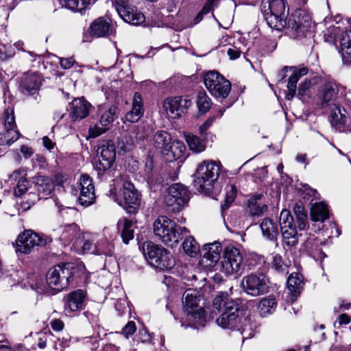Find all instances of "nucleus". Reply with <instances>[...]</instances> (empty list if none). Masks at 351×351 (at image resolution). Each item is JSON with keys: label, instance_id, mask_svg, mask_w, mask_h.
Here are the masks:
<instances>
[{"label": "nucleus", "instance_id": "f257e3e1", "mask_svg": "<svg viewBox=\"0 0 351 351\" xmlns=\"http://www.w3.org/2000/svg\"><path fill=\"white\" fill-rule=\"evenodd\" d=\"M213 304L219 313H221L216 320L219 326L239 330L243 339L254 337L253 325L250 322V318L245 317L243 324L240 326L241 311L239 304L230 298L226 293L221 292L217 295L213 300Z\"/></svg>", "mask_w": 351, "mask_h": 351}, {"label": "nucleus", "instance_id": "f03ea898", "mask_svg": "<svg viewBox=\"0 0 351 351\" xmlns=\"http://www.w3.org/2000/svg\"><path fill=\"white\" fill-rule=\"evenodd\" d=\"M154 233L166 245L176 246L184 234L189 231L185 227H180L166 216H159L153 223Z\"/></svg>", "mask_w": 351, "mask_h": 351}, {"label": "nucleus", "instance_id": "7ed1b4c3", "mask_svg": "<svg viewBox=\"0 0 351 351\" xmlns=\"http://www.w3.org/2000/svg\"><path fill=\"white\" fill-rule=\"evenodd\" d=\"M219 167L213 161L204 160L200 163L195 174L194 184L198 191L209 193L219 176Z\"/></svg>", "mask_w": 351, "mask_h": 351}, {"label": "nucleus", "instance_id": "20e7f679", "mask_svg": "<svg viewBox=\"0 0 351 351\" xmlns=\"http://www.w3.org/2000/svg\"><path fill=\"white\" fill-rule=\"evenodd\" d=\"M143 252L148 263L156 269L165 270L174 265L172 255L165 247L151 241L144 243Z\"/></svg>", "mask_w": 351, "mask_h": 351}, {"label": "nucleus", "instance_id": "39448f33", "mask_svg": "<svg viewBox=\"0 0 351 351\" xmlns=\"http://www.w3.org/2000/svg\"><path fill=\"white\" fill-rule=\"evenodd\" d=\"M284 0H262L261 12L268 25L280 29L285 24Z\"/></svg>", "mask_w": 351, "mask_h": 351}, {"label": "nucleus", "instance_id": "423d86ee", "mask_svg": "<svg viewBox=\"0 0 351 351\" xmlns=\"http://www.w3.org/2000/svg\"><path fill=\"white\" fill-rule=\"evenodd\" d=\"M190 198L188 189L180 183L172 184L164 199L168 212H179L187 204Z\"/></svg>", "mask_w": 351, "mask_h": 351}, {"label": "nucleus", "instance_id": "0eeeda50", "mask_svg": "<svg viewBox=\"0 0 351 351\" xmlns=\"http://www.w3.org/2000/svg\"><path fill=\"white\" fill-rule=\"evenodd\" d=\"M204 83L210 94L216 98H226L231 90V83L215 71L205 74Z\"/></svg>", "mask_w": 351, "mask_h": 351}, {"label": "nucleus", "instance_id": "6e6552de", "mask_svg": "<svg viewBox=\"0 0 351 351\" xmlns=\"http://www.w3.org/2000/svg\"><path fill=\"white\" fill-rule=\"evenodd\" d=\"M110 196L119 205L125 204L130 208H136L140 205V195L134 184L128 180L123 181L119 193L116 189L110 190Z\"/></svg>", "mask_w": 351, "mask_h": 351}, {"label": "nucleus", "instance_id": "1a4fd4ad", "mask_svg": "<svg viewBox=\"0 0 351 351\" xmlns=\"http://www.w3.org/2000/svg\"><path fill=\"white\" fill-rule=\"evenodd\" d=\"M244 269L243 258L240 250L228 245L224 250L221 271L227 276L238 275Z\"/></svg>", "mask_w": 351, "mask_h": 351}, {"label": "nucleus", "instance_id": "9d476101", "mask_svg": "<svg viewBox=\"0 0 351 351\" xmlns=\"http://www.w3.org/2000/svg\"><path fill=\"white\" fill-rule=\"evenodd\" d=\"M344 95L343 88L335 82H327L322 86L318 93L319 105L322 108L332 107L341 103Z\"/></svg>", "mask_w": 351, "mask_h": 351}, {"label": "nucleus", "instance_id": "9b49d317", "mask_svg": "<svg viewBox=\"0 0 351 351\" xmlns=\"http://www.w3.org/2000/svg\"><path fill=\"white\" fill-rule=\"evenodd\" d=\"M241 285L248 295L258 296L267 292L269 278L263 274H250L243 278Z\"/></svg>", "mask_w": 351, "mask_h": 351}, {"label": "nucleus", "instance_id": "f8f14e48", "mask_svg": "<svg viewBox=\"0 0 351 351\" xmlns=\"http://www.w3.org/2000/svg\"><path fill=\"white\" fill-rule=\"evenodd\" d=\"M311 27V18L302 10H296L289 21L291 34L295 38L306 37L309 33Z\"/></svg>", "mask_w": 351, "mask_h": 351}, {"label": "nucleus", "instance_id": "ddd939ff", "mask_svg": "<svg viewBox=\"0 0 351 351\" xmlns=\"http://www.w3.org/2000/svg\"><path fill=\"white\" fill-rule=\"evenodd\" d=\"M70 277L71 272L66 265H58L48 271L46 280L49 287L60 291L69 285Z\"/></svg>", "mask_w": 351, "mask_h": 351}, {"label": "nucleus", "instance_id": "4468645a", "mask_svg": "<svg viewBox=\"0 0 351 351\" xmlns=\"http://www.w3.org/2000/svg\"><path fill=\"white\" fill-rule=\"evenodd\" d=\"M47 243L45 239L31 230L21 233L16 241V250L22 254H29L35 246H43Z\"/></svg>", "mask_w": 351, "mask_h": 351}, {"label": "nucleus", "instance_id": "2eb2a0df", "mask_svg": "<svg viewBox=\"0 0 351 351\" xmlns=\"http://www.w3.org/2000/svg\"><path fill=\"white\" fill-rule=\"evenodd\" d=\"M199 298L193 294L191 289L186 290L184 293V306L190 319L199 324L205 319V311L202 308L198 306Z\"/></svg>", "mask_w": 351, "mask_h": 351}, {"label": "nucleus", "instance_id": "dca6fc26", "mask_svg": "<svg viewBox=\"0 0 351 351\" xmlns=\"http://www.w3.org/2000/svg\"><path fill=\"white\" fill-rule=\"evenodd\" d=\"M115 8L119 16L127 23L138 25L145 21L143 14L130 5L128 0H115Z\"/></svg>", "mask_w": 351, "mask_h": 351}, {"label": "nucleus", "instance_id": "f3484780", "mask_svg": "<svg viewBox=\"0 0 351 351\" xmlns=\"http://www.w3.org/2000/svg\"><path fill=\"white\" fill-rule=\"evenodd\" d=\"M99 112L101 117L99 123L89 129L90 136L93 138L102 134L108 129L109 125L117 117L118 108L115 106H111L108 109L100 107Z\"/></svg>", "mask_w": 351, "mask_h": 351}, {"label": "nucleus", "instance_id": "a211bd4d", "mask_svg": "<svg viewBox=\"0 0 351 351\" xmlns=\"http://www.w3.org/2000/svg\"><path fill=\"white\" fill-rule=\"evenodd\" d=\"M76 194L79 192L78 202L84 206L90 205L95 198V188L93 181L89 176L84 174L81 176L80 182L75 186Z\"/></svg>", "mask_w": 351, "mask_h": 351}, {"label": "nucleus", "instance_id": "6ab92c4d", "mask_svg": "<svg viewBox=\"0 0 351 351\" xmlns=\"http://www.w3.org/2000/svg\"><path fill=\"white\" fill-rule=\"evenodd\" d=\"M85 292L81 289L69 293L64 299V313L66 316L73 317L84 306Z\"/></svg>", "mask_w": 351, "mask_h": 351}, {"label": "nucleus", "instance_id": "aec40b11", "mask_svg": "<svg viewBox=\"0 0 351 351\" xmlns=\"http://www.w3.org/2000/svg\"><path fill=\"white\" fill-rule=\"evenodd\" d=\"M99 154V163L97 168L101 171L109 169L115 161L116 147L110 141H104L97 149Z\"/></svg>", "mask_w": 351, "mask_h": 351}, {"label": "nucleus", "instance_id": "412c9836", "mask_svg": "<svg viewBox=\"0 0 351 351\" xmlns=\"http://www.w3.org/2000/svg\"><path fill=\"white\" fill-rule=\"evenodd\" d=\"M36 343L40 349L46 348L48 351H63L69 346L67 339H60L50 332L38 333Z\"/></svg>", "mask_w": 351, "mask_h": 351}, {"label": "nucleus", "instance_id": "4be33fe9", "mask_svg": "<svg viewBox=\"0 0 351 351\" xmlns=\"http://www.w3.org/2000/svg\"><path fill=\"white\" fill-rule=\"evenodd\" d=\"M222 246L219 242L205 244L200 250L201 264L206 267H213L220 259Z\"/></svg>", "mask_w": 351, "mask_h": 351}, {"label": "nucleus", "instance_id": "5701e85b", "mask_svg": "<svg viewBox=\"0 0 351 351\" xmlns=\"http://www.w3.org/2000/svg\"><path fill=\"white\" fill-rule=\"evenodd\" d=\"M191 105V101L186 97L167 98L163 104V108L170 118H177L184 113Z\"/></svg>", "mask_w": 351, "mask_h": 351}, {"label": "nucleus", "instance_id": "b1692460", "mask_svg": "<svg viewBox=\"0 0 351 351\" xmlns=\"http://www.w3.org/2000/svg\"><path fill=\"white\" fill-rule=\"evenodd\" d=\"M267 208L264 194L256 193L247 199L245 212L253 218L259 217L267 210Z\"/></svg>", "mask_w": 351, "mask_h": 351}, {"label": "nucleus", "instance_id": "393cba45", "mask_svg": "<svg viewBox=\"0 0 351 351\" xmlns=\"http://www.w3.org/2000/svg\"><path fill=\"white\" fill-rule=\"evenodd\" d=\"M79 226L75 223L65 224L60 226L56 230V234L59 237V239L64 245H69L81 235Z\"/></svg>", "mask_w": 351, "mask_h": 351}, {"label": "nucleus", "instance_id": "a878e982", "mask_svg": "<svg viewBox=\"0 0 351 351\" xmlns=\"http://www.w3.org/2000/svg\"><path fill=\"white\" fill-rule=\"evenodd\" d=\"M41 85V77L36 73H28L21 78L20 87L23 93L34 94Z\"/></svg>", "mask_w": 351, "mask_h": 351}, {"label": "nucleus", "instance_id": "bb28decb", "mask_svg": "<svg viewBox=\"0 0 351 351\" xmlns=\"http://www.w3.org/2000/svg\"><path fill=\"white\" fill-rule=\"evenodd\" d=\"M90 104L83 98L75 99L69 104L70 117L73 121L82 119L89 114Z\"/></svg>", "mask_w": 351, "mask_h": 351}, {"label": "nucleus", "instance_id": "cd10ccee", "mask_svg": "<svg viewBox=\"0 0 351 351\" xmlns=\"http://www.w3.org/2000/svg\"><path fill=\"white\" fill-rule=\"evenodd\" d=\"M90 34L95 37H106L113 34L114 29L108 19L99 17L90 26Z\"/></svg>", "mask_w": 351, "mask_h": 351}, {"label": "nucleus", "instance_id": "c85d7f7f", "mask_svg": "<svg viewBox=\"0 0 351 351\" xmlns=\"http://www.w3.org/2000/svg\"><path fill=\"white\" fill-rule=\"evenodd\" d=\"M144 114L143 101L142 96L138 93H135L132 99V109L128 111L125 119L130 123L137 122Z\"/></svg>", "mask_w": 351, "mask_h": 351}, {"label": "nucleus", "instance_id": "c756f323", "mask_svg": "<svg viewBox=\"0 0 351 351\" xmlns=\"http://www.w3.org/2000/svg\"><path fill=\"white\" fill-rule=\"evenodd\" d=\"M93 236L90 233H82L72 244V248L78 254L90 253L94 249Z\"/></svg>", "mask_w": 351, "mask_h": 351}, {"label": "nucleus", "instance_id": "7c9ffc66", "mask_svg": "<svg viewBox=\"0 0 351 351\" xmlns=\"http://www.w3.org/2000/svg\"><path fill=\"white\" fill-rule=\"evenodd\" d=\"M340 104L338 103L337 105L327 108L330 110V121L331 124L339 128L344 126L348 119V113L343 108L340 106Z\"/></svg>", "mask_w": 351, "mask_h": 351}, {"label": "nucleus", "instance_id": "2f4dec72", "mask_svg": "<svg viewBox=\"0 0 351 351\" xmlns=\"http://www.w3.org/2000/svg\"><path fill=\"white\" fill-rule=\"evenodd\" d=\"M35 182L38 195L41 196L40 198H46L45 196L50 195L54 189L53 181L47 176H38L36 178Z\"/></svg>", "mask_w": 351, "mask_h": 351}, {"label": "nucleus", "instance_id": "473e14b6", "mask_svg": "<svg viewBox=\"0 0 351 351\" xmlns=\"http://www.w3.org/2000/svg\"><path fill=\"white\" fill-rule=\"evenodd\" d=\"M340 47L343 62L351 65V30L346 31L342 34Z\"/></svg>", "mask_w": 351, "mask_h": 351}, {"label": "nucleus", "instance_id": "72a5a7b5", "mask_svg": "<svg viewBox=\"0 0 351 351\" xmlns=\"http://www.w3.org/2000/svg\"><path fill=\"white\" fill-rule=\"evenodd\" d=\"M263 236L267 239L274 241L278 235V224L269 218H265L260 224Z\"/></svg>", "mask_w": 351, "mask_h": 351}, {"label": "nucleus", "instance_id": "f704fd0d", "mask_svg": "<svg viewBox=\"0 0 351 351\" xmlns=\"http://www.w3.org/2000/svg\"><path fill=\"white\" fill-rule=\"evenodd\" d=\"M118 228L121 230V237L123 242L128 244L134 238V223L130 219L123 218L118 221Z\"/></svg>", "mask_w": 351, "mask_h": 351}, {"label": "nucleus", "instance_id": "c9c22d12", "mask_svg": "<svg viewBox=\"0 0 351 351\" xmlns=\"http://www.w3.org/2000/svg\"><path fill=\"white\" fill-rule=\"evenodd\" d=\"M302 276L299 274H292L287 280V287L291 295V300H295L299 295L303 287Z\"/></svg>", "mask_w": 351, "mask_h": 351}, {"label": "nucleus", "instance_id": "e433bc0d", "mask_svg": "<svg viewBox=\"0 0 351 351\" xmlns=\"http://www.w3.org/2000/svg\"><path fill=\"white\" fill-rule=\"evenodd\" d=\"M311 217L314 221L324 222L329 217L328 206L324 202H316L311 208Z\"/></svg>", "mask_w": 351, "mask_h": 351}, {"label": "nucleus", "instance_id": "4c0bfd02", "mask_svg": "<svg viewBox=\"0 0 351 351\" xmlns=\"http://www.w3.org/2000/svg\"><path fill=\"white\" fill-rule=\"evenodd\" d=\"M171 135L163 130H158L154 136V145L163 154L166 153L169 145L171 144Z\"/></svg>", "mask_w": 351, "mask_h": 351}, {"label": "nucleus", "instance_id": "58836bf2", "mask_svg": "<svg viewBox=\"0 0 351 351\" xmlns=\"http://www.w3.org/2000/svg\"><path fill=\"white\" fill-rule=\"evenodd\" d=\"M114 244L106 238H102L97 241L94 245V249L92 254L96 255H105L112 256L114 254Z\"/></svg>", "mask_w": 351, "mask_h": 351}, {"label": "nucleus", "instance_id": "ea45409f", "mask_svg": "<svg viewBox=\"0 0 351 351\" xmlns=\"http://www.w3.org/2000/svg\"><path fill=\"white\" fill-rule=\"evenodd\" d=\"M280 230L283 244L288 247L295 246L298 241L295 228L293 226H286L284 225Z\"/></svg>", "mask_w": 351, "mask_h": 351}, {"label": "nucleus", "instance_id": "a19ab883", "mask_svg": "<svg viewBox=\"0 0 351 351\" xmlns=\"http://www.w3.org/2000/svg\"><path fill=\"white\" fill-rule=\"evenodd\" d=\"M276 300L273 296H268L260 300L258 304V311L262 317L271 314L276 306Z\"/></svg>", "mask_w": 351, "mask_h": 351}, {"label": "nucleus", "instance_id": "79ce46f5", "mask_svg": "<svg viewBox=\"0 0 351 351\" xmlns=\"http://www.w3.org/2000/svg\"><path fill=\"white\" fill-rule=\"evenodd\" d=\"M184 139L190 150L194 153H201L206 149V144L204 141L193 134L185 133Z\"/></svg>", "mask_w": 351, "mask_h": 351}, {"label": "nucleus", "instance_id": "37998d69", "mask_svg": "<svg viewBox=\"0 0 351 351\" xmlns=\"http://www.w3.org/2000/svg\"><path fill=\"white\" fill-rule=\"evenodd\" d=\"M186 147L184 144L182 142L176 140L171 141V144L169 145V149H167L166 153L164 154H171L174 159L177 160L183 156Z\"/></svg>", "mask_w": 351, "mask_h": 351}, {"label": "nucleus", "instance_id": "c03bdc74", "mask_svg": "<svg viewBox=\"0 0 351 351\" xmlns=\"http://www.w3.org/2000/svg\"><path fill=\"white\" fill-rule=\"evenodd\" d=\"M182 247L184 252L191 257H195L201 250L193 237H188L184 240Z\"/></svg>", "mask_w": 351, "mask_h": 351}, {"label": "nucleus", "instance_id": "a18cd8bd", "mask_svg": "<svg viewBox=\"0 0 351 351\" xmlns=\"http://www.w3.org/2000/svg\"><path fill=\"white\" fill-rule=\"evenodd\" d=\"M19 138V132L16 129H5L0 134V145H10Z\"/></svg>", "mask_w": 351, "mask_h": 351}, {"label": "nucleus", "instance_id": "49530a36", "mask_svg": "<svg viewBox=\"0 0 351 351\" xmlns=\"http://www.w3.org/2000/svg\"><path fill=\"white\" fill-rule=\"evenodd\" d=\"M196 102L199 112L202 114L207 112L211 107V100L204 91L198 93Z\"/></svg>", "mask_w": 351, "mask_h": 351}, {"label": "nucleus", "instance_id": "de8ad7c7", "mask_svg": "<svg viewBox=\"0 0 351 351\" xmlns=\"http://www.w3.org/2000/svg\"><path fill=\"white\" fill-rule=\"evenodd\" d=\"M62 5L73 11L81 12L84 10L89 3L90 0H62Z\"/></svg>", "mask_w": 351, "mask_h": 351}, {"label": "nucleus", "instance_id": "09e8293b", "mask_svg": "<svg viewBox=\"0 0 351 351\" xmlns=\"http://www.w3.org/2000/svg\"><path fill=\"white\" fill-rule=\"evenodd\" d=\"M117 147L120 152H130L134 148V139L131 135L125 136L119 141Z\"/></svg>", "mask_w": 351, "mask_h": 351}, {"label": "nucleus", "instance_id": "8fccbe9b", "mask_svg": "<svg viewBox=\"0 0 351 351\" xmlns=\"http://www.w3.org/2000/svg\"><path fill=\"white\" fill-rule=\"evenodd\" d=\"M226 198L225 204L221 205V209L223 210L228 208L230 204L234 201L237 195V188L234 185H228L226 188Z\"/></svg>", "mask_w": 351, "mask_h": 351}, {"label": "nucleus", "instance_id": "3c124183", "mask_svg": "<svg viewBox=\"0 0 351 351\" xmlns=\"http://www.w3.org/2000/svg\"><path fill=\"white\" fill-rule=\"evenodd\" d=\"M152 132V128L149 125L145 123H143L138 125L136 131V139H144L149 136Z\"/></svg>", "mask_w": 351, "mask_h": 351}, {"label": "nucleus", "instance_id": "603ef678", "mask_svg": "<svg viewBox=\"0 0 351 351\" xmlns=\"http://www.w3.org/2000/svg\"><path fill=\"white\" fill-rule=\"evenodd\" d=\"M293 219L291 213L289 210L284 209L281 211L279 217V224L280 226V228L282 226H293Z\"/></svg>", "mask_w": 351, "mask_h": 351}, {"label": "nucleus", "instance_id": "864d4df0", "mask_svg": "<svg viewBox=\"0 0 351 351\" xmlns=\"http://www.w3.org/2000/svg\"><path fill=\"white\" fill-rule=\"evenodd\" d=\"M4 117L5 129H15L16 123L13 109H7L4 113Z\"/></svg>", "mask_w": 351, "mask_h": 351}, {"label": "nucleus", "instance_id": "5fc2aeb1", "mask_svg": "<svg viewBox=\"0 0 351 351\" xmlns=\"http://www.w3.org/2000/svg\"><path fill=\"white\" fill-rule=\"evenodd\" d=\"M298 81V76L291 75L289 77L288 84H287L289 93L286 96L287 99H291L295 95L296 84H297Z\"/></svg>", "mask_w": 351, "mask_h": 351}, {"label": "nucleus", "instance_id": "6e6d98bb", "mask_svg": "<svg viewBox=\"0 0 351 351\" xmlns=\"http://www.w3.org/2000/svg\"><path fill=\"white\" fill-rule=\"evenodd\" d=\"M28 182L26 178L22 177L19 178L17 185L14 189V195L16 196H21L27 190Z\"/></svg>", "mask_w": 351, "mask_h": 351}, {"label": "nucleus", "instance_id": "4d7b16f0", "mask_svg": "<svg viewBox=\"0 0 351 351\" xmlns=\"http://www.w3.org/2000/svg\"><path fill=\"white\" fill-rule=\"evenodd\" d=\"M321 243V241L317 240L316 238H308L304 243V247L306 250L312 253L313 252L319 250V245Z\"/></svg>", "mask_w": 351, "mask_h": 351}, {"label": "nucleus", "instance_id": "13d9d810", "mask_svg": "<svg viewBox=\"0 0 351 351\" xmlns=\"http://www.w3.org/2000/svg\"><path fill=\"white\" fill-rule=\"evenodd\" d=\"M273 267L278 272H286L287 265L283 263L281 256L276 254L273 257Z\"/></svg>", "mask_w": 351, "mask_h": 351}, {"label": "nucleus", "instance_id": "bf43d9fd", "mask_svg": "<svg viewBox=\"0 0 351 351\" xmlns=\"http://www.w3.org/2000/svg\"><path fill=\"white\" fill-rule=\"evenodd\" d=\"M311 86V82L310 80H305L300 84L298 88V95L301 99L302 97L308 95Z\"/></svg>", "mask_w": 351, "mask_h": 351}, {"label": "nucleus", "instance_id": "052dcab7", "mask_svg": "<svg viewBox=\"0 0 351 351\" xmlns=\"http://www.w3.org/2000/svg\"><path fill=\"white\" fill-rule=\"evenodd\" d=\"M136 330L135 323L132 321L129 322L123 328L122 334L128 338L130 335H133Z\"/></svg>", "mask_w": 351, "mask_h": 351}, {"label": "nucleus", "instance_id": "680f3d73", "mask_svg": "<svg viewBox=\"0 0 351 351\" xmlns=\"http://www.w3.org/2000/svg\"><path fill=\"white\" fill-rule=\"evenodd\" d=\"M296 219L298 227L300 230H305L308 227V223L307 214H300Z\"/></svg>", "mask_w": 351, "mask_h": 351}, {"label": "nucleus", "instance_id": "e2e57ef3", "mask_svg": "<svg viewBox=\"0 0 351 351\" xmlns=\"http://www.w3.org/2000/svg\"><path fill=\"white\" fill-rule=\"evenodd\" d=\"M350 317L348 315L343 313L339 316L338 319L335 322L334 326L336 328H339L343 324H348L350 322Z\"/></svg>", "mask_w": 351, "mask_h": 351}, {"label": "nucleus", "instance_id": "0e129e2a", "mask_svg": "<svg viewBox=\"0 0 351 351\" xmlns=\"http://www.w3.org/2000/svg\"><path fill=\"white\" fill-rule=\"evenodd\" d=\"M59 62L62 69H69L71 68L74 64L75 60L72 57L67 58H60Z\"/></svg>", "mask_w": 351, "mask_h": 351}, {"label": "nucleus", "instance_id": "69168bd1", "mask_svg": "<svg viewBox=\"0 0 351 351\" xmlns=\"http://www.w3.org/2000/svg\"><path fill=\"white\" fill-rule=\"evenodd\" d=\"M215 119V117H210L202 125H200L199 130L202 135H204L206 132V130L213 124Z\"/></svg>", "mask_w": 351, "mask_h": 351}, {"label": "nucleus", "instance_id": "338daca9", "mask_svg": "<svg viewBox=\"0 0 351 351\" xmlns=\"http://www.w3.org/2000/svg\"><path fill=\"white\" fill-rule=\"evenodd\" d=\"M51 326L53 330L61 331L63 329L64 325L62 321L58 319H56L51 322Z\"/></svg>", "mask_w": 351, "mask_h": 351}, {"label": "nucleus", "instance_id": "774afa93", "mask_svg": "<svg viewBox=\"0 0 351 351\" xmlns=\"http://www.w3.org/2000/svg\"><path fill=\"white\" fill-rule=\"evenodd\" d=\"M219 0H207L205 5L204 6L202 12L206 14L210 12L213 6L215 5L216 3H217Z\"/></svg>", "mask_w": 351, "mask_h": 351}]
</instances>
